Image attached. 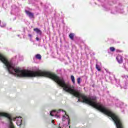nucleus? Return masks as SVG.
Returning a JSON list of instances; mask_svg holds the SVG:
<instances>
[{
  "mask_svg": "<svg viewBox=\"0 0 128 128\" xmlns=\"http://www.w3.org/2000/svg\"><path fill=\"white\" fill-rule=\"evenodd\" d=\"M34 32H36L38 34H40V36H42V30H40L38 29V28H35L34 29Z\"/></svg>",
  "mask_w": 128,
  "mask_h": 128,
  "instance_id": "obj_7",
  "label": "nucleus"
},
{
  "mask_svg": "<svg viewBox=\"0 0 128 128\" xmlns=\"http://www.w3.org/2000/svg\"><path fill=\"white\" fill-rule=\"evenodd\" d=\"M36 58H37V60H42V56H40V54H36Z\"/></svg>",
  "mask_w": 128,
  "mask_h": 128,
  "instance_id": "obj_9",
  "label": "nucleus"
},
{
  "mask_svg": "<svg viewBox=\"0 0 128 128\" xmlns=\"http://www.w3.org/2000/svg\"><path fill=\"white\" fill-rule=\"evenodd\" d=\"M2 116H5L8 118L9 122L8 128H16L12 124V122H16L19 128H26V121L22 119V117L12 118L8 114L4 112H0V118Z\"/></svg>",
  "mask_w": 128,
  "mask_h": 128,
  "instance_id": "obj_1",
  "label": "nucleus"
},
{
  "mask_svg": "<svg viewBox=\"0 0 128 128\" xmlns=\"http://www.w3.org/2000/svg\"><path fill=\"white\" fill-rule=\"evenodd\" d=\"M116 58L119 64L122 63V56L118 55Z\"/></svg>",
  "mask_w": 128,
  "mask_h": 128,
  "instance_id": "obj_5",
  "label": "nucleus"
},
{
  "mask_svg": "<svg viewBox=\"0 0 128 128\" xmlns=\"http://www.w3.org/2000/svg\"><path fill=\"white\" fill-rule=\"evenodd\" d=\"M71 80H72V82L74 84L76 82L75 80H74V76H70Z\"/></svg>",
  "mask_w": 128,
  "mask_h": 128,
  "instance_id": "obj_11",
  "label": "nucleus"
},
{
  "mask_svg": "<svg viewBox=\"0 0 128 128\" xmlns=\"http://www.w3.org/2000/svg\"><path fill=\"white\" fill-rule=\"evenodd\" d=\"M15 58H16V56H15Z\"/></svg>",
  "mask_w": 128,
  "mask_h": 128,
  "instance_id": "obj_24",
  "label": "nucleus"
},
{
  "mask_svg": "<svg viewBox=\"0 0 128 128\" xmlns=\"http://www.w3.org/2000/svg\"><path fill=\"white\" fill-rule=\"evenodd\" d=\"M13 8H16V6H12Z\"/></svg>",
  "mask_w": 128,
  "mask_h": 128,
  "instance_id": "obj_22",
  "label": "nucleus"
},
{
  "mask_svg": "<svg viewBox=\"0 0 128 128\" xmlns=\"http://www.w3.org/2000/svg\"><path fill=\"white\" fill-rule=\"evenodd\" d=\"M40 38H39L38 37H36V40H37V42H40Z\"/></svg>",
  "mask_w": 128,
  "mask_h": 128,
  "instance_id": "obj_18",
  "label": "nucleus"
},
{
  "mask_svg": "<svg viewBox=\"0 0 128 128\" xmlns=\"http://www.w3.org/2000/svg\"><path fill=\"white\" fill-rule=\"evenodd\" d=\"M80 82H82V78H77V82L78 84H80Z\"/></svg>",
  "mask_w": 128,
  "mask_h": 128,
  "instance_id": "obj_12",
  "label": "nucleus"
},
{
  "mask_svg": "<svg viewBox=\"0 0 128 128\" xmlns=\"http://www.w3.org/2000/svg\"><path fill=\"white\" fill-rule=\"evenodd\" d=\"M127 76V78H128V76Z\"/></svg>",
  "mask_w": 128,
  "mask_h": 128,
  "instance_id": "obj_27",
  "label": "nucleus"
},
{
  "mask_svg": "<svg viewBox=\"0 0 128 128\" xmlns=\"http://www.w3.org/2000/svg\"><path fill=\"white\" fill-rule=\"evenodd\" d=\"M25 12L28 16L30 18H34V13L30 12L28 10H25Z\"/></svg>",
  "mask_w": 128,
  "mask_h": 128,
  "instance_id": "obj_3",
  "label": "nucleus"
},
{
  "mask_svg": "<svg viewBox=\"0 0 128 128\" xmlns=\"http://www.w3.org/2000/svg\"><path fill=\"white\" fill-rule=\"evenodd\" d=\"M96 70H98V72H100L101 69H100V66H99L98 64H96Z\"/></svg>",
  "mask_w": 128,
  "mask_h": 128,
  "instance_id": "obj_14",
  "label": "nucleus"
},
{
  "mask_svg": "<svg viewBox=\"0 0 128 128\" xmlns=\"http://www.w3.org/2000/svg\"><path fill=\"white\" fill-rule=\"evenodd\" d=\"M115 50H116V49L114 48V47L110 48V50L111 52H114Z\"/></svg>",
  "mask_w": 128,
  "mask_h": 128,
  "instance_id": "obj_16",
  "label": "nucleus"
},
{
  "mask_svg": "<svg viewBox=\"0 0 128 128\" xmlns=\"http://www.w3.org/2000/svg\"><path fill=\"white\" fill-rule=\"evenodd\" d=\"M124 68H126V66H124Z\"/></svg>",
  "mask_w": 128,
  "mask_h": 128,
  "instance_id": "obj_25",
  "label": "nucleus"
},
{
  "mask_svg": "<svg viewBox=\"0 0 128 128\" xmlns=\"http://www.w3.org/2000/svg\"><path fill=\"white\" fill-rule=\"evenodd\" d=\"M52 124H54V120H52Z\"/></svg>",
  "mask_w": 128,
  "mask_h": 128,
  "instance_id": "obj_20",
  "label": "nucleus"
},
{
  "mask_svg": "<svg viewBox=\"0 0 128 128\" xmlns=\"http://www.w3.org/2000/svg\"><path fill=\"white\" fill-rule=\"evenodd\" d=\"M104 10L108 12V10H110V5L109 4H104L102 6Z\"/></svg>",
  "mask_w": 128,
  "mask_h": 128,
  "instance_id": "obj_6",
  "label": "nucleus"
},
{
  "mask_svg": "<svg viewBox=\"0 0 128 128\" xmlns=\"http://www.w3.org/2000/svg\"><path fill=\"white\" fill-rule=\"evenodd\" d=\"M115 106H117V108H124L122 106H124V102L117 100L115 103Z\"/></svg>",
  "mask_w": 128,
  "mask_h": 128,
  "instance_id": "obj_4",
  "label": "nucleus"
},
{
  "mask_svg": "<svg viewBox=\"0 0 128 128\" xmlns=\"http://www.w3.org/2000/svg\"><path fill=\"white\" fill-rule=\"evenodd\" d=\"M118 12H120V14H124V10H121L120 11H118Z\"/></svg>",
  "mask_w": 128,
  "mask_h": 128,
  "instance_id": "obj_19",
  "label": "nucleus"
},
{
  "mask_svg": "<svg viewBox=\"0 0 128 128\" xmlns=\"http://www.w3.org/2000/svg\"><path fill=\"white\" fill-rule=\"evenodd\" d=\"M18 36H20V35H18Z\"/></svg>",
  "mask_w": 128,
  "mask_h": 128,
  "instance_id": "obj_26",
  "label": "nucleus"
},
{
  "mask_svg": "<svg viewBox=\"0 0 128 128\" xmlns=\"http://www.w3.org/2000/svg\"><path fill=\"white\" fill-rule=\"evenodd\" d=\"M105 70L106 71V72H108V70L105 69Z\"/></svg>",
  "mask_w": 128,
  "mask_h": 128,
  "instance_id": "obj_21",
  "label": "nucleus"
},
{
  "mask_svg": "<svg viewBox=\"0 0 128 128\" xmlns=\"http://www.w3.org/2000/svg\"><path fill=\"white\" fill-rule=\"evenodd\" d=\"M62 112H64V114L62 116V122H63V126L61 127L59 126L58 128H70V118L66 114V111H64L62 110H53L50 112V116H54L56 118H60V114H62Z\"/></svg>",
  "mask_w": 128,
  "mask_h": 128,
  "instance_id": "obj_2",
  "label": "nucleus"
},
{
  "mask_svg": "<svg viewBox=\"0 0 128 128\" xmlns=\"http://www.w3.org/2000/svg\"><path fill=\"white\" fill-rule=\"evenodd\" d=\"M18 57L19 58L20 60H24V57L22 56L20 54H18Z\"/></svg>",
  "mask_w": 128,
  "mask_h": 128,
  "instance_id": "obj_13",
  "label": "nucleus"
},
{
  "mask_svg": "<svg viewBox=\"0 0 128 128\" xmlns=\"http://www.w3.org/2000/svg\"><path fill=\"white\" fill-rule=\"evenodd\" d=\"M28 36L30 38V40H32V34H28Z\"/></svg>",
  "mask_w": 128,
  "mask_h": 128,
  "instance_id": "obj_17",
  "label": "nucleus"
},
{
  "mask_svg": "<svg viewBox=\"0 0 128 128\" xmlns=\"http://www.w3.org/2000/svg\"><path fill=\"white\" fill-rule=\"evenodd\" d=\"M0 26H1V28H4V26H6V23H2L3 24H0Z\"/></svg>",
  "mask_w": 128,
  "mask_h": 128,
  "instance_id": "obj_15",
  "label": "nucleus"
},
{
  "mask_svg": "<svg viewBox=\"0 0 128 128\" xmlns=\"http://www.w3.org/2000/svg\"><path fill=\"white\" fill-rule=\"evenodd\" d=\"M116 8H112V10H111V14H117L118 13V11H116Z\"/></svg>",
  "mask_w": 128,
  "mask_h": 128,
  "instance_id": "obj_8",
  "label": "nucleus"
},
{
  "mask_svg": "<svg viewBox=\"0 0 128 128\" xmlns=\"http://www.w3.org/2000/svg\"><path fill=\"white\" fill-rule=\"evenodd\" d=\"M74 33H70L69 34V37L70 40H74Z\"/></svg>",
  "mask_w": 128,
  "mask_h": 128,
  "instance_id": "obj_10",
  "label": "nucleus"
},
{
  "mask_svg": "<svg viewBox=\"0 0 128 128\" xmlns=\"http://www.w3.org/2000/svg\"><path fill=\"white\" fill-rule=\"evenodd\" d=\"M119 86H120V88H122V86H120V85L119 84Z\"/></svg>",
  "mask_w": 128,
  "mask_h": 128,
  "instance_id": "obj_23",
  "label": "nucleus"
}]
</instances>
